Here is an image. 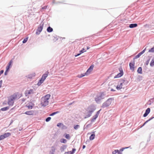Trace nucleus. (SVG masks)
Listing matches in <instances>:
<instances>
[{"mask_svg": "<svg viewBox=\"0 0 154 154\" xmlns=\"http://www.w3.org/2000/svg\"><path fill=\"white\" fill-rule=\"evenodd\" d=\"M85 76V75H81V76L80 77H82Z\"/></svg>", "mask_w": 154, "mask_h": 154, "instance_id": "603ef678", "label": "nucleus"}, {"mask_svg": "<svg viewBox=\"0 0 154 154\" xmlns=\"http://www.w3.org/2000/svg\"><path fill=\"white\" fill-rule=\"evenodd\" d=\"M31 105H26V106L28 108V109H32L33 106L34 104L32 103H31Z\"/></svg>", "mask_w": 154, "mask_h": 154, "instance_id": "bb28decb", "label": "nucleus"}, {"mask_svg": "<svg viewBox=\"0 0 154 154\" xmlns=\"http://www.w3.org/2000/svg\"><path fill=\"white\" fill-rule=\"evenodd\" d=\"M14 103V101L9 99L8 102V104L10 106H13Z\"/></svg>", "mask_w": 154, "mask_h": 154, "instance_id": "a211bd4d", "label": "nucleus"}, {"mask_svg": "<svg viewBox=\"0 0 154 154\" xmlns=\"http://www.w3.org/2000/svg\"><path fill=\"white\" fill-rule=\"evenodd\" d=\"M101 110V109H100L97 112L96 114L94 116V118L91 119V122H94L96 120V118L98 117L100 113V111Z\"/></svg>", "mask_w": 154, "mask_h": 154, "instance_id": "9b49d317", "label": "nucleus"}, {"mask_svg": "<svg viewBox=\"0 0 154 154\" xmlns=\"http://www.w3.org/2000/svg\"><path fill=\"white\" fill-rule=\"evenodd\" d=\"M149 52H154V47H153L152 48H151V49H150L149 51Z\"/></svg>", "mask_w": 154, "mask_h": 154, "instance_id": "f704fd0d", "label": "nucleus"}, {"mask_svg": "<svg viewBox=\"0 0 154 154\" xmlns=\"http://www.w3.org/2000/svg\"><path fill=\"white\" fill-rule=\"evenodd\" d=\"M120 72L117 75H116L114 77V78H119L121 77L123 75V71L122 68L119 69Z\"/></svg>", "mask_w": 154, "mask_h": 154, "instance_id": "0eeeda50", "label": "nucleus"}, {"mask_svg": "<svg viewBox=\"0 0 154 154\" xmlns=\"http://www.w3.org/2000/svg\"><path fill=\"white\" fill-rule=\"evenodd\" d=\"M85 147V145H83V146L82 148H83V149H84Z\"/></svg>", "mask_w": 154, "mask_h": 154, "instance_id": "864d4df0", "label": "nucleus"}, {"mask_svg": "<svg viewBox=\"0 0 154 154\" xmlns=\"http://www.w3.org/2000/svg\"><path fill=\"white\" fill-rule=\"evenodd\" d=\"M150 65L151 66H153L154 65V57L152 58L151 61Z\"/></svg>", "mask_w": 154, "mask_h": 154, "instance_id": "5701e85b", "label": "nucleus"}, {"mask_svg": "<svg viewBox=\"0 0 154 154\" xmlns=\"http://www.w3.org/2000/svg\"><path fill=\"white\" fill-rule=\"evenodd\" d=\"M28 38V37H27L25 39H24V40H23V43H26L27 42V41Z\"/></svg>", "mask_w": 154, "mask_h": 154, "instance_id": "473e14b6", "label": "nucleus"}, {"mask_svg": "<svg viewBox=\"0 0 154 154\" xmlns=\"http://www.w3.org/2000/svg\"><path fill=\"white\" fill-rule=\"evenodd\" d=\"M150 112V109L149 108H148L146 110L145 113L143 115V116L146 117L149 114Z\"/></svg>", "mask_w": 154, "mask_h": 154, "instance_id": "2eb2a0df", "label": "nucleus"}, {"mask_svg": "<svg viewBox=\"0 0 154 154\" xmlns=\"http://www.w3.org/2000/svg\"><path fill=\"white\" fill-rule=\"evenodd\" d=\"M118 153V154H122V153L119 151L118 149L115 150L114 151L112 152V154H116V153Z\"/></svg>", "mask_w": 154, "mask_h": 154, "instance_id": "6ab92c4d", "label": "nucleus"}, {"mask_svg": "<svg viewBox=\"0 0 154 154\" xmlns=\"http://www.w3.org/2000/svg\"><path fill=\"white\" fill-rule=\"evenodd\" d=\"M43 23H42L39 25L36 32V34H39L40 33L43 29Z\"/></svg>", "mask_w": 154, "mask_h": 154, "instance_id": "423d86ee", "label": "nucleus"}, {"mask_svg": "<svg viewBox=\"0 0 154 154\" xmlns=\"http://www.w3.org/2000/svg\"><path fill=\"white\" fill-rule=\"evenodd\" d=\"M88 109L89 110L88 112V114L85 117V119L88 118L91 116L92 112L94 111L95 109L93 105H91L88 107Z\"/></svg>", "mask_w": 154, "mask_h": 154, "instance_id": "39448f33", "label": "nucleus"}, {"mask_svg": "<svg viewBox=\"0 0 154 154\" xmlns=\"http://www.w3.org/2000/svg\"><path fill=\"white\" fill-rule=\"evenodd\" d=\"M11 135V133L8 132L5 133L4 134H3L4 138L10 136Z\"/></svg>", "mask_w": 154, "mask_h": 154, "instance_id": "f3484780", "label": "nucleus"}, {"mask_svg": "<svg viewBox=\"0 0 154 154\" xmlns=\"http://www.w3.org/2000/svg\"><path fill=\"white\" fill-rule=\"evenodd\" d=\"M79 125H75L74 126V128L76 130L79 128Z\"/></svg>", "mask_w": 154, "mask_h": 154, "instance_id": "e433bc0d", "label": "nucleus"}, {"mask_svg": "<svg viewBox=\"0 0 154 154\" xmlns=\"http://www.w3.org/2000/svg\"><path fill=\"white\" fill-rule=\"evenodd\" d=\"M109 88L111 89V91H115V90H114L113 88H111L110 87H109Z\"/></svg>", "mask_w": 154, "mask_h": 154, "instance_id": "09e8293b", "label": "nucleus"}, {"mask_svg": "<svg viewBox=\"0 0 154 154\" xmlns=\"http://www.w3.org/2000/svg\"><path fill=\"white\" fill-rule=\"evenodd\" d=\"M95 134H92L89 137V139L90 140H93L95 138Z\"/></svg>", "mask_w": 154, "mask_h": 154, "instance_id": "4be33fe9", "label": "nucleus"}, {"mask_svg": "<svg viewBox=\"0 0 154 154\" xmlns=\"http://www.w3.org/2000/svg\"><path fill=\"white\" fill-rule=\"evenodd\" d=\"M146 50V48H145L144 50H143L142 51L139 53L141 55L145 51V50Z\"/></svg>", "mask_w": 154, "mask_h": 154, "instance_id": "ea45409f", "label": "nucleus"}, {"mask_svg": "<svg viewBox=\"0 0 154 154\" xmlns=\"http://www.w3.org/2000/svg\"><path fill=\"white\" fill-rule=\"evenodd\" d=\"M49 74L48 71L46 72L45 73L43 74L41 79L39 80L37 83V85L38 86L40 85L43 82L46 78L47 77Z\"/></svg>", "mask_w": 154, "mask_h": 154, "instance_id": "20e7f679", "label": "nucleus"}, {"mask_svg": "<svg viewBox=\"0 0 154 154\" xmlns=\"http://www.w3.org/2000/svg\"><path fill=\"white\" fill-rule=\"evenodd\" d=\"M141 55L140 54V53H139L137 55L135 56V57L133 59V60H134L135 59H137Z\"/></svg>", "mask_w": 154, "mask_h": 154, "instance_id": "72a5a7b5", "label": "nucleus"}, {"mask_svg": "<svg viewBox=\"0 0 154 154\" xmlns=\"http://www.w3.org/2000/svg\"><path fill=\"white\" fill-rule=\"evenodd\" d=\"M134 61L133 62L130 63H129L130 68L131 70L133 72L134 70Z\"/></svg>", "mask_w": 154, "mask_h": 154, "instance_id": "9d476101", "label": "nucleus"}, {"mask_svg": "<svg viewBox=\"0 0 154 154\" xmlns=\"http://www.w3.org/2000/svg\"><path fill=\"white\" fill-rule=\"evenodd\" d=\"M2 80H1L0 81V88L2 86Z\"/></svg>", "mask_w": 154, "mask_h": 154, "instance_id": "49530a36", "label": "nucleus"}, {"mask_svg": "<svg viewBox=\"0 0 154 154\" xmlns=\"http://www.w3.org/2000/svg\"><path fill=\"white\" fill-rule=\"evenodd\" d=\"M50 96V94H48L42 98L41 104L42 106H45L48 105Z\"/></svg>", "mask_w": 154, "mask_h": 154, "instance_id": "f03ea898", "label": "nucleus"}, {"mask_svg": "<svg viewBox=\"0 0 154 154\" xmlns=\"http://www.w3.org/2000/svg\"><path fill=\"white\" fill-rule=\"evenodd\" d=\"M128 84V82L123 79H121L118 82V85L116 86V83H113L114 87H116L117 90H120L121 89L124 88Z\"/></svg>", "mask_w": 154, "mask_h": 154, "instance_id": "f257e3e1", "label": "nucleus"}, {"mask_svg": "<svg viewBox=\"0 0 154 154\" xmlns=\"http://www.w3.org/2000/svg\"><path fill=\"white\" fill-rule=\"evenodd\" d=\"M4 138L3 135L0 136V140L4 139Z\"/></svg>", "mask_w": 154, "mask_h": 154, "instance_id": "79ce46f5", "label": "nucleus"}, {"mask_svg": "<svg viewBox=\"0 0 154 154\" xmlns=\"http://www.w3.org/2000/svg\"><path fill=\"white\" fill-rule=\"evenodd\" d=\"M60 142L61 143H66L67 142V140L65 139L62 138L60 139Z\"/></svg>", "mask_w": 154, "mask_h": 154, "instance_id": "393cba45", "label": "nucleus"}, {"mask_svg": "<svg viewBox=\"0 0 154 154\" xmlns=\"http://www.w3.org/2000/svg\"><path fill=\"white\" fill-rule=\"evenodd\" d=\"M146 50V48H145L144 50H143L142 51L139 53L141 55L145 51V50Z\"/></svg>", "mask_w": 154, "mask_h": 154, "instance_id": "a19ab883", "label": "nucleus"}, {"mask_svg": "<svg viewBox=\"0 0 154 154\" xmlns=\"http://www.w3.org/2000/svg\"><path fill=\"white\" fill-rule=\"evenodd\" d=\"M75 149H73L72 151H70L69 152H67L66 154H67L68 153H70V154H73L75 151Z\"/></svg>", "mask_w": 154, "mask_h": 154, "instance_id": "412c9836", "label": "nucleus"}, {"mask_svg": "<svg viewBox=\"0 0 154 154\" xmlns=\"http://www.w3.org/2000/svg\"><path fill=\"white\" fill-rule=\"evenodd\" d=\"M65 137L67 139H70V136L69 134H65Z\"/></svg>", "mask_w": 154, "mask_h": 154, "instance_id": "cd10ccee", "label": "nucleus"}, {"mask_svg": "<svg viewBox=\"0 0 154 154\" xmlns=\"http://www.w3.org/2000/svg\"><path fill=\"white\" fill-rule=\"evenodd\" d=\"M94 67V65H91L90 67L88 69L87 71L85 73V74L88 75L92 71Z\"/></svg>", "mask_w": 154, "mask_h": 154, "instance_id": "f8f14e48", "label": "nucleus"}, {"mask_svg": "<svg viewBox=\"0 0 154 154\" xmlns=\"http://www.w3.org/2000/svg\"><path fill=\"white\" fill-rule=\"evenodd\" d=\"M8 71H7V69H6V70L5 71V75H6L7 74V72Z\"/></svg>", "mask_w": 154, "mask_h": 154, "instance_id": "8fccbe9b", "label": "nucleus"}, {"mask_svg": "<svg viewBox=\"0 0 154 154\" xmlns=\"http://www.w3.org/2000/svg\"><path fill=\"white\" fill-rule=\"evenodd\" d=\"M4 72V71L3 70H2L0 72V76L1 75V74H2Z\"/></svg>", "mask_w": 154, "mask_h": 154, "instance_id": "de8ad7c7", "label": "nucleus"}, {"mask_svg": "<svg viewBox=\"0 0 154 154\" xmlns=\"http://www.w3.org/2000/svg\"><path fill=\"white\" fill-rule=\"evenodd\" d=\"M34 93L33 90L31 89L30 90H26L25 91V94L26 96H29Z\"/></svg>", "mask_w": 154, "mask_h": 154, "instance_id": "6e6552de", "label": "nucleus"}, {"mask_svg": "<svg viewBox=\"0 0 154 154\" xmlns=\"http://www.w3.org/2000/svg\"><path fill=\"white\" fill-rule=\"evenodd\" d=\"M24 113L28 115H33L34 114V111H26Z\"/></svg>", "mask_w": 154, "mask_h": 154, "instance_id": "dca6fc26", "label": "nucleus"}, {"mask_svg": "<svg viewBox=\"0 0 154 154\" xmlns=\"http://www.w3.org/2000/svg\"><path fill=\"white\" fill-rule=\"evenodd\" d=\"M150 119H149V120H147V121H146V122H145L143 124V126H142V127H142L143 126H144V125H145V124H146V123L147 122H148L149 121V120H150Z\"/></svg>", "mask_w": 154, "mask_h": 154, "instance_id": "c03bdc74", "label": "nucleus"}, {"mask_svg": "<svg viewBox=\"0 0 154 154\" xmlns=\"http://www.w3.org/2000/svg\"><path fill=\"white\" fill-rule=\"evenodd\" d=\"M105 94L104 92H100L98 94L96 97L95 98V101L98 103L100 102L101 100L104 98Z\"/></svg>", "mask_w": 154, "mask_h": 154, "instance_id": "7ed1b4c3", "label": "nucleus"}, {"mask_svg": "<svg viewBox=\"0 0 154 154\" xmlns=\"http://www.w3.org/2000/svg\"><path fill=\"white\" fill-rule=\"evenodd\" d=\"M137 24L136 23L131 24L129 25V27L130 28H133L137 27Z\"/></svg>", "mask_w": 154, "mask_h": 154, "instance_id": "aec40b11", "label": "nucleus"}, {"mask_svg": "<svg viewBox=\"0 0 154 154\" xmlns=\"http://www.w3.org/2000/svg\"><path fill=\"white\" fill-rule=\"evenodd\" d=\"M9 107H5L2 108L1 109V110L3 111H5L9 109Z\"/></svg>", "mask_w": 154, "mask_h": 154, "instance_id": "c85d7f7f", "label": "nucleus"}, {"mask_svg": "<svg viewBox=\"0 0 154 154\" xmlns=\"http://www.w3.org/2000/svg\"><path fill=\"white\" fill-rule=\"evenodd\" d=\"M86 51L85 50L84 48H83L82 49L79 51L80 54H82L84 52H86Z\"/></svg>", "mask_w": 154, "mask_h": 154, "instance_id": "2f4dec72", "label": "nucleus"}, {"mask_svg": "<svg viewBox=\"0 0 154 154\" xmlns=\"http://www.w3.org/2000/svg\"><path fill=\"white\" fill-rule=\"evenodd\" d=\"M128 148V147H125V148H121V149L119 151V152H121L123 151L125 149H127V148Z\"/></svg>", "mask_w": 154, "mask_h": 154, "instance_id": "c9c22d12", "label": "nucleus"}, {"mask_svg": "<svg viewBox=\"0 0 154 154\" xmlns=\"http://www.w3.org/2000/svg\"><path fill=\"white\" fill-rule=\"evenodd\" d=\"M137 71L138 73L142 74V72L141 67H139L137 69Z\"/></svg>", "mask_w": 154, "mask_h": 154, "instance_id": "a878e982", "label": "nucleus"}, {"mask_svg": "<svg viewBox=\"0 0 154 154\" xmlns=\"http://www.w3.org/2000/svg\"><path fill=\"white\" fill-rule=\"evenodd\" d=\"M111 101L108 100L103 104L102 106L103 107L108 106L111 104Z\"/></svg>", "mask_w": 154, "mask_h": 154, "instance_id": "1a4fd4ad", "label": "nucleus"}, {"mask_svg": "<svg viewBox=\"0 0 154 154\" xmlns=\"http://www.w3.org/2000/svg\"><path fill=\"white\" fill-rule=\"evenodd\" d=\"M13 62L12 60H11L9 63L8 65L7 66L6 69H7V71H9V69L11 67L12 63Z\"/></svg>", "mask_w": 154, "mask_h": 154, "instance_id": "4468645a", "label": "nucleus"}, {"mask_svg": "<svg viewBox=\"0 0 154 154\" xmlns=\"http://www.w3.org/2000/svg\"><path fill=\"white\" fill-rule=\"evenodd\" d=\"M17 94H14L10 97L9 99L14 101L17 98Z\"/></svg>", "mask_w": 154, "mask_h": 154, "instance_id": "ddd939ff", "label": "nucleus"}, {"mask_svg": "<svg viewBox=\"0 0 154 154\" xmlns=\"http://www.w3.org/2000/svg\"><path fill=\"white\" fill-rule=\"evenodd\" d=\"M81 54H80V53H79L77 55H75V57H76L79 55Z\"/></svg>", "mask_w": 154, "mask_h": 154, "instance_id": "3c124183", "label": "nucleus"}, {"mask_svg": "<svg viewBox=\"0 0 154 154\" xmlns=\"http://www.w3.org/2000/svg\"><path fill=\"white\" fill-rule=\"evenodd\" d=\"M113 85L114 86V85H113V84H111V85Z\"/></svg>", "mask_w": 154, "mask_h": 154, "instance_id": "6e6d98bb", "label": "nucleus"}, {"mask_svg": "<svg viewBox=\"0 0 154 154\" xmlns=\"http://www.w3.org/2000/svg\"><path fill=\"white\" fill-rule=\"evenodd\" d=\"M146 50V48H145L144 50H143L142 51L139 53L141 55L145 51V50Z\"/></svg>", "mask_w": 154, "mask_h": 154, "instance_id": "58836bf2", "label": "nucleus"}, {"mask_svg": "<svg viewBox=\"0 0 154 154\" xmlns=\"http://www.w3.org/2000/svg\"><path fill=\"white\" fill-rule=\"evenodd\" d=\"M59 112H60L59 111H57V112H53L52 113L50 114L49 115V116H53L54 115H55L57 114V113H59Z\"/></svg>", "mask_w": 154, "mask_h": 154, "instance_id": "7c9ffc66", "label": "nucleus"}, {"mask_svg": "<svg viewBox=\"0 0 154 154\" xmlns=\"http://www.w3.org/2000/svg\"><path fill=\"white\" fill-rule=\"evenodd\" d=\"M51 119V117H48L46 119V121L47 122H48Z\"/></svg>", "mask_w": 154, "mask_h": 154, "instance_id": "4c0bfd02", "label": "nucleus"}, {"mask_svg": "<svg viewBox=\"0 0 154 154\" xmlns=\"http://www.w3.org/2000/svg\"><path fill=\"white\" fill-rule=\"evenodd\" d=\"M150 119H149V120H147V121H146V122H145L143 124V126H142V127H142L143 126H144V125H145V124H146V123L147 122H148L149 121V120H150Z\"/></svg>", "mask_w": 154, "mask_h": 154, "instance_id": "37998d69", "label": "nucleus"}, {"mask_svg": "<svg viewBox=\"0 0 154 154\" xmlns=\"http://www.w3.org/2000/svg\"><path fill=\"white\" fill-rule=\"evenodd\" d=\"M89 48H89V47H87V50H88V49H89Z\"/></svg>", "mask_w": 154, "mask_h": 154, "instance_id": "5fc2aeb1", "label": "nucleus"}, {"mask_svg": "<svg viewBox=\"0 0 154 154\" xmlns=\"http://www.w3.org/2000/svg\"><path fill=\"white\" fill-rule=\"evenodd\" d=\"M149 60H147L146 62V65H147L149 63Z\"/></svg>", "mask_w": 154, "mask_h": 154, "instance_id": "a18cd8bd", "label": "nucleus"}, {"mask_svg": "<svg viewBox=\"0 0 154 154\" xmlns=\"http://www.w3.org/2000/svg\"><path fill=\"white\" fill-rule=\"evenodd\" d=\"M53 30V29L50 26L48 27L47 29V31L48 32H52Z\"/></svg>", "mask_w": 154, "mask_h": 154, "instance_id": "b1692460", "label": "nucleus"}, {"mask_svg": "<svg viewBox=\"0 0 154 154\" xmlns=\"http://www.w3.org/2000/svg\"><path fill=\"white\" fill-rule=\"evenodd\" d=\"M61 125H62V126H63V127H65L66 126H65L64 125H63V124H62V123H58L57 125V126L58 127H60V126Z\"/></svg>", "mask_w": 154, "mask_h": 154, "instance_id": "c756f323", "label": "nucleus"}]
</instances>
